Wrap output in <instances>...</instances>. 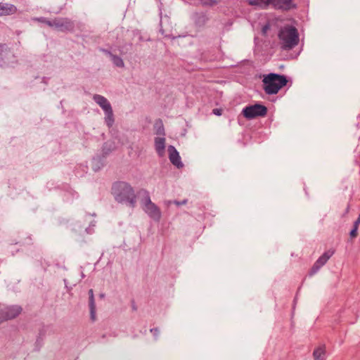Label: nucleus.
<instances>
[{
    "instance_id": "39448f33",
    "label": "nucleus",
    "mask_w": 360,
    "mask_h": 360,
    "mask_svg": "<svg viewBox=\"0 0 360 360\" xmlns=\"http://www.w3.org/2000/svg\"><path fill=\"white\" fill-rule=\"evenodd\" d=\"M267 112V108L262 105L255 104L245 108L243 114L247 119H253L257 117H264Z\"/></svg>"
},
{
    "instance_id": "20e7f679",
    "label": "nucleus",
    "mask_w": 360,
    "mask_h": 360,
    "mask_svg": "<svg viewBox=\"0 0 360 360\" xmlns=\"http://www.w3.org/2000/svg\"><path fill=\"white\" fill-rule=\"evenodd\" d=\"M141 204L144 212L152 219L155 221H159L160 219V210L151 201L150 198L148 194L141 200Z\"/></svg>"
},
{
    "instance_id": "6e6552de",
    "label": "nucleus",
    "mask_w": 360,
    "mask_h": 360,
    "mask_svg": "<svg viewBox=\"0 0 360 360\" xmlns=\"http://www.w3.org/2000/svg\"><path fill=\"white\" fill-rule=\"evenodd\" d=\"M54 28L59 31L71 30L73 29V23L70 20L66 18H57L55 19Z\"/></svg>"
},
{
    "instance_id": "4be33fe9",
    "label": "nucleus",
    "mask_w": 360,
    "mask_h": 360,
    "mask_svg": "<svg viewBox=\"0 0 360 360\" xmlns=\"http://www.w3.org/2000/svg\"><path fill=\"white\" fill-rule=\"evenodd\" d=\"M357 231H358V228H355V227L354 226L353 229H352V230L351 231V232H350V236H351L352 238H355V237H356V236H357V234H358Z\"/></svg>"
},
{
    "instance_id": "0eeeda50",
    "label": "nucleus",
    "mask_w": 360,
    "mask_h": 360,
    "mask_svg": "<svg viewBox=\"0 0 360 360\" xmlns=\"http://www.w3.org/2000/svg\"><path fill=\"white\" fill-rule=\"evenodd\" d=\"M0 62L4 65H10L15 62V56L6 45H0Z\"/></svg>"
},
{
    "instance_id": "2eb2a0df",
    "label": "nucleus",
    "mask_w": 360,
    "mask_h": 360,
    "mask_svg": "<svg viewBox=\"0 0 360 360\" xmlns=\"http://www.w3.org/2000/svg\"><path fill=\"white\" fill-rule=\"evenodd\" d=\"M326 356V347L321 345L316 347L313 352V357L314 360H325Z\"/></svg>"
},
{
    "instance_id": "1a4fd4ad",
    "label": "nucleus",
    "mask_w": 360,
    "mask_h": 360,
    "mask_svg": "<svg viewBox=\"0 0 360 360\" xmlns=\"http://www.w3.org/2000/svg\"><path fill=\"white\" fill-rule=\"evenodd\" d=\"M167 150L170 162L178 168L182 167L183 164L181 161V157L176 148L172 146H169Z\"/></svg>"
},
{
    "instance_id": "b1692460",
    "label": "nucleus",
    "mask_w": 360,
    "mask_h": 360,
    "mask_svg": "<svg viewBox=\"0 0 360 360\" xmlns=\"http://www.w3.org/2000/svg\"><path fill=\"white\" fill-rule=\"evenodd\" d=\"M174 203L178 206L179 205H186L187 203V200H184L183 201H177V200H175L174 201Z\"/></svg>"
},
{
    "instance_id": "7ed1b4c3",
    "label": "nucleus",
    "mask_w": 360,
    "mask_h": 360,
    "mask_svg": "<svg viewBox=\"0 0 360 360\" xmlns=\"http://www.w3.org/2000/svg\"><path fill=\"white\" fill-rule=\"evenodd\" d=\"M278 38L282 47L285 49H291L299 42V35L295 27L287 25L281 29Z\"/></svg>"
},
{
    "instance_id": "a211bd4d",
    "label": "nucleus",
    "mask_w": 360,
    "mask_h": 360,
    "mask_svg": "<svg viewBox=\"0 0 360 360\" xmlns=\"http://www.w3.org/2000/svg\"><path fill=\"white\" fill-rule=\"evenodd\" d=\"M111 60L117 67L123 68L124 65L123 60L117 56L111 55Z\"/></svg>"
},
{
    "instance_id": "9b49d317",
    "label": "nucleus",
    "mask_w": 360,
    "mask_h": 360,
    "mask_svg": "<svg viewBox=\"0 0 360 360\" xmlns=\"http://www.w3.org/2000/svg\"><path fill=\"white\" fill-rule=\"evenodd\" d=\"M16 12L17 8L13 4L0 2V16L13 15Z\"/></svg>"
},
{
    "instance_id": "9d476101",
    "label": "nucleus",
    "mask_w": 360,
    "mask_h": 360,
    "mask_svg": "<svg viewBox=\"0 0 360 360\" xmlns=\"http://www.w3.org/2000/svg\"><path fill=\"white\" fill-rule=\"evenodd\" d=\"M269 4L276 8L283 10H290L294 7L292 0H270Z\"/></svg>"
},
{
    "instance_id": "a878e982",
    "label": "nucleus",
    "mask_w": 360,
    "mask_h": 360,
    "mask_svg": "<svg viewBox=\"0 0 360 360\" xmlns=\"http://www.w3.org/2000/svg\"><path fill=\"white\" fill-rule=\"evenodd\" d=\"M359 224H360V214H359V216L357 218V219L355 221V222L354 224V226L355 228H359Z\"/></svg>"
},
{
    "instance_id": "aec40b11",
    "label": "nucleus",
    "mask_w": 360,
    "mask_h": 360,
    "mask_svg": "<svg viewBox=\"0 0 360 360\" xmlns=\"http://www.w3.org/2000/svg\"><path fill=\"white\" fill-rule=\"evenodd\" d=\"M89 304H95L94 292H93L92 289H90L89 290Z\"/></svg>"
},
{
    "instance_id": "423d86ee",
    "label": "nucleus",
    "mask_w": 360,
    "mask_h": 360,
    "mask_svg": "<svg viewBox=\"0 0 360 360\" xmlns=\"http://www.w3.org/2000/svg\"><path fill=\"white\" fill-rule=\"evenodd\" d=\"M335 250H328L325 252L314 263V266L311 269V275L316 274L333 255Z\"/></svg>"
},
{
    "instance_id": "6ab92c4d",
    "label": "nucleus",
    "mask_w": 360,
    "mask_h": 360,
    "mask_svg": "<svg viewBox=\"0 0 360 360\" xmlns=\"http://www.w3.org/2000/svg\"><path fill=\"white\" fill-rule=\"evenodd\" d=\"M90 315L92 321H95L96 317V304H89Z\"/></svg>"
},
{
    "instance_id": "393cba45",
    "label": "nucleus",
    "mask_w": 360,
    "mask_h": 360,
    "mask_svg": "<svg viewBox=\"0 0 360 360\" xmlns=\"http://www.w3.org/2000/svg\"><path fill=\"white\" fill-rule=\"evenodd\" d=\"M213 113L216 115H221V112L222 110L221 109H218V108H214L213 110H212Z\"/></svg>"
},
{
    "instance_id": "f257e3e1",
    "label": "nucleus",
    "mask_w": 360,
    "mask_h": 360,
    "mask_svg": "<svg viewBox=\"0 0 360 360\" xmlns=\"http://www.w3.org/2000/svg\"><path fill=\"white\" fill-rule=\"evenodd\" d=\"M112 193L117 201L128 203L134 207L136 203V195L132 187L125 182H119L114 184Z\"/></svg>"
},
{
    "instance_id": "f03ea898",
    "label": "nucleus",
    "mask_w": 360,
    "mask_h": 360,
    "mask_svg": "<svg viewBox=\"0 0 360 360\" xmlns=\"http://www.w3.org/2000/svg\"><path fill=\"white\" fill-rule=\"evenodd\" d=\"M263 89L266 94H277L279 90L285 86L288 80L286 77L275 73H269L263 76Z\"/></svg>"
},
{
    "instance_id": "f8f14e48",
    "label": "nucleus",
    "mask_w": 360,
    "mask_h": 360,
    "mask_svg": "<svg viewBox=\"0 0 360 360\" xmlns=\"http://www.w3.org/2000/svg\"><path fill=\"white\" fill-rule=\"evenodd\" d=\"M3 310L7 321L18 316L20 314L22 309L19 306H11L9 307H6L3 309Z\"/></svg>"
},
{
    "instance_id": "ddd939ff",
    "label": "nucleus",
    "mask_w": 360,
    "mask_h": 360,
    "mask_svg": "<svg viewBox=\"0 0 360 360\" xmlns=\"http://www.w3.org/2000/svg\"><path fill=\"white\" fill-rule=\"evenodd\" d=\"M93 99L104 111L112 108L107 98L101 95L96 94L94 96Z\"/></svg>"
},
{
    "instance_id": "412c9836",
    "label": "nucleus",
    "mask_w": 360,
    "mask_h": 360,
    "mask_svg": "<svg viewBox=\"0 0 360 360\" xmlns=\"http://www.w3.org/2000/svg\"><path fill=\"white\" fill-rule=\"evenodd\" d=\"M5 321H6V318L5 317L4 310L3 309H0V324Z\"/></svg>"
},
{
    "instance_id": "5701e85b",
    "label": "nucleus",
    "mask_w": 360,
    "mask_h": 360,
    "mask_svg": "<svg viewBox=\"0 0 360 360\" xmlns=\"http://www.w3.org/2000/svg\"><path fill=\"white\" fill-rule=\"evenodd\" d=\"M44 22H46L49 26L51 27H55V19L53 20H44Z\"/></svg>"
},
{
    "instance_id": "dca6fc26",
    "label": "nucleus",
    "mask_w": 360,
    "mask_h": 360,
    "mask_svg": "<svg viewBox=\"0 0 360 360\" xmlns=\"http://www.w3.org/2000/svg\"><path fill=\"white\" fill-rule=\"evenodd\" d=\"M249 5L258 6L260 8H264L269 5L270 0H247Z\"/></svg>"
},
{
    "instance_id": "f3484780",
    "label": "nucleus",
    "mask_w": 360,
    "mask_h": 360,
    "mask_svg": "<svg viewBox=\"0 0 360 360\" xmlns=\"http://www.w3.org/2000/svg\"><path fill=\"white\" fill-rule=\"evenodd\" d=\"M105 112V121L108 127H110L112 126L114 123V116L112 112V109L110 108Z\"/></svg>"
},
{
    "instance_id": "4468645a",
    "label": "nucleus",
    "mask_w": 360,
    "mask_h": 360,
    "mask_svg": "<svg viewBox=\"0 0 360 360\" xmlns=\"http://www.w3.org/2000/svg\"><path fill=\"white\" fill-rule=\"evenodd\" d=\"M155 148L160 157H162L165 152V139L164 137H156L155 139Z\"/></svg>"
}]
</instances>
